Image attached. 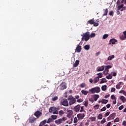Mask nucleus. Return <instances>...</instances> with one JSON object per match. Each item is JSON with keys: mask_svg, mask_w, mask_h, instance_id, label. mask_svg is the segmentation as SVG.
Instances as JSON below:
<instances>
[{"mask_svg": "<svg viewBox=\"0 0 126 126\" xmlns=\"http://www.w3.org/2000/svg\"><path fill=\"white\" fill-rule=\"evenodd\" d=\"M67 100L69 101V104L70 106H71V105H73V104H75L76 103V99H75V98L73 97L72 95H69Z\"/></svg>", "mask_w": 126, "mask_h": 126, "instance_id": "obj_1", "label": "nucleus"}, {"mask_svg": "<svg viewBox=\"0 0 126 126\" xmlns=\"http://www.w3.org/2000/svg\"><path fill=\"white\" fill-rule=\"evenodd\" d=\"M82 39L87 42V41L90 39V32H86L83 33Z\"/></svg>", "mask_w": 126, "mask_h": 126, "instance_id": "obj_2", "label": "nucleus"}, {"mask_svg": "<svg viewBox=\"0 0 126 126\" xmlns=\"http://www.w3.org/2000/svg\"><path fill=\"white\" fill-rule=\"evenodd\" d=\"M89 92H91L92 94H94V93H99L100 92V87H95L92 88L91 89L89 90Z\"/></svg>", "mask_w": 126, "mask_h": 126, "instance_id": "obj_3", "label": "nucleus"}, {"mask_svg": "<svg viewBox=\"0 0 126 126\" xmlns=\"http://www.w3.org/2000/svg\"><path fill=\"white\" fill-rule=\"evenodd\" d=\"M49 113H52L54 115L59 114V111L57 110V107H51L49 108Z\"/></svg>", "mask_w": 126, "mask_h": 126, "instance_id": "obj_4", "label": "nucleus"}, {"mask_svg": "<svg viewBox=\"0 0 126 126\" xmlns=\"http://www.w3.org/2000/svg\"><path fill=\"white\" fill-rule=\"evenodd\" d=\"M66 120H67V118L64 117H63V118H60L57 120H56L55 121V124H56V125H61V124H62V123H63V122H64V121H66Z\"/></svg>", "mask_w": 126, "mask_h": 126, "instance_id": "obj_5", "label": "nucleus"}, {"mask_svg": "<svg viewBox=\"0 0 126 126\" xmlns=\"http://www.w3.org/2000/svg\"><path fill=\"white\" fill-rule=\"evenodd\" d=\"M112 67H113V66L110 65L105 66V69L103 71V74L104 75H107V74H108V73H109V69L112 68Z\"/></svg>", "mask_w": 126, "mask_h": 126, "instance_id": "obj_6", "label": "nucleus"}, {"mask_svg": "<svg viewBox=\"0 0 126 126\" xmlns=\"http://www.w3.org/2000/svg\"><path fill=\"white\" fill-rule=\"evenodd\" d=\"M36 118L34 117V116L32 115L28 119V122L29 124H34L36 121Z\"/></svg>", "mask_w": 126, "mask_h": 126, "instance_id": "obj_7", "label": "nucleus"}, {"mask_svg": "<svg viewBox=\"0 0 126 126\" xmlns=\"http://www.w3.org/2000/svg\"><path fill=\"white\" fill-rule=\"evenodd\" d=\"M60 104L64 107H68V101L67 99H63L61 100Z\"/></svg>", "mask_w": 126, "mask_h": 126, "instance_id": "obj_8", "label": "nucleus"}, {"mask_svg": "<svg viewBox=\"0 0 126 126\" xmlns=\"http://www.w3.org/2000/svg\"><path fill=\"white\" fill-rule=\"evenodd\" d=\"M88 23H89V24H91V25L93 24L94 26L95 27H97V26H99V24H98V23H96V22L94 21V19H93L88 21Z\"/></svg>", "mask_w": 126, "mask_h": 126, "instance_id": "obj_9", "label": "nucleus"}, {"mask_svg": "<svg viewBox=\"0 0 126 126\" xmlns=\"http://www.w3.org/2000/svg\"><path fill=\"white\" fill-rule=\"evenodd\" d=\"M60 90H64V89H66V83L63 82L60 85Z\"/></svg>", "mask_w": 126, "mask_h": 126, "instance_id": "obj_10", "label": "nucleus"}, {"mask_svg": "<svg viewBox=\"0 0 126 126\" xmlns=\"http://www.w3.org/2000/svg\"><path fill=\"white\" fill-rule=\"evenodd\" d=\"M77 117L79 121H80V120H83V119H84V117H85V113H79L77 114Z\"/></svg>", "mask_w": 126, "mask_h": 126, "instance_id": "obj_11", "label": "nucleus"}, {"mask_svg": "<svg viewBox=\"0 0 126 126\" xmlns=\"http://www.w3.org/2000/svg\"><path fill=\"white\" fill-rule=\"evenodd\" d=\"M115 117H116V113H113L107 118V121H111V120H114Z\"/></svg>", "mask_w": 126, "mask_h": 126, "instance_id": "obj_12", "label": "nucleus"}, {"mask_svg": "<svg viewBox=\"0 0 126 126\" xmlns=\"http://www.w3.org/2000/svg\"><path fill=\"white\" fill-rule=\"evenodd\" d=\"M111 44H112V45H115V44H118V40H117L115 38H112L109 41V45H111Z\"/></svg>", "mask_w": 126, "mask_h": 126, "instance_id": "obj_13", "label": "nucleus"}, {"mask_svg": "<svg viewBox=\"0 0 126 126\" xmlns=\"http://www.w3.org/2000/svg\"><path fill=\"white\" fill-rule=\"evenodd\" d=\"M34 115L36 117L37 119H39L42 116V113L39 111H37L34 113Z\"/></svg>", "mask_w": 126, "mask_h": 126, "instance_id": "obj_14", "label": "nucleus"}, {"mask_svg": "<svg viewBox=\"0 0 126 126\" xmlns=\"http://www.w3.org/2000/svg\"><path fill=\"white\" fill-rule=\"evenodd\" d=\"M80 105L78 104L77 105H76L74 107V112H79V111H80Z\"/></svg>", "mask_w": 126, "mask_h": 126, "instance_id": "obj_15", "label": "nucleus"}, {"mask_svg": "<svg viewBox=\"0 0 126 126\" xmlns=\"http://www.w3.org/2000/svg\"><path fill=\"white\" fill-rule=\"evenodd\" d=\"M121 40H126V31L123 32V35L120 36Z\"/></svg>", "mask_w": 126, "mask_h": 126, "instance_id": "obj_16", "label": "nucleus"}, {"mask_svg": "<svg viewBox=\"0 0 126 126\" xmlns=\"http://www.w3.org/2000/svg\"><path fill=\"white\" fill-rule=\"evenodd\" d=\"M105 67H106V66L105 65L98 67V68H97V71H103V70L105 69Z\"/></svg>", "mask_w": 126, "mask_h": 126, "instance_id": "obj_17", "label": "nucleus"}, {"mask_svg": "<svg viewBox=\"0 0 126 126\" xmlns=\"http://www.w3.org/2000/svg\"><path fill=\"white\" fill-rule=\"evenodd\" d=\"M93 98H94V101H97L100 96L98 94H94L92 95Z\"/></svg>", "mask_w": 126, "mask_h": 126, "instance_id": "obj_18", "label": "nucleus"}, {"mask_svg": "<svg viewBox=\"0 0 126 126\" xmlns=\"http://www.w3.org/2000/svg\"><path fill=\"white\" fill-rule=\"evenodd\" d=\"M72 115H73V112H72V110H69V113L67 115V117L69 119H70V118L72 117Z\"/></svg>", "mask_w": 126, "mask_h": 126, "instance_id": "obj_19", "label": "nucleus"}, {"mask_svg": "<svg viewBox=\"0 0 126 126\" xmlns=\"http://www.w3.org/2000/svg\"><path fill=\"white\" fill-rule=\"evenodd\" d=\"M80 61L79 60H76L75 62L73 64V67H77V66H78V64H79Z\"/></svg>", "mask_w": 126, "mask_h": 126, "instance_id": "obj_20", "label": "nucleus"}, {"mask_svg": "<svg viewBox=\"0 0 126 126\" xmlns=\"http://www.w3.org/2000/svg\"><path fill=\"white\" fill-rule=\"evenodd\" d=\"M46 123H47V120H44L43 121H42L41 122H40L39 126H45V125H46Z\"/></svg>", "mask_w": 126, "mask_h": 126, "instance_id": "obj_21", "label": "nucleus"}, {"mask_svg": "<svg viewBox=\"0 0 126 126\" xmlns=\"http://www.w3.org/2000/svg\"><path fill=\"white\" fill-rule=\"evenodd\" d=\"M120 100H121V101H122L123 103H126V98L125 96H120Z\"/></svg>", "mask_w": 126, "mask_h": 126, "instance_id": "obj_22", "label": "nucleus"}, {"mask_svg": "<svg viewBox=\"0 0 126 126\" xmlns=\"http://www.w3.org/2000/svg\"><path fill=\"white\" fill-rule=\"evenodd\" d=\"M109 102L108 100L107 99H102L101 101H99V103H102V104H107Z\"/></svg>", "mask_w": 126, "mask_h": 126, "instance_id": "obj_23", "label": "nucleus"}, {"mask_svg": "<svg viewBox=\"0 0 126 126\" xmlns=\"http://www.w3.org/2000/svg\"><path fill=\"white\" fill-rule=\"evenodd\" d=\"M113 59H115V55L109 56L108 57L107 60L108 61H112Z\"/></svg>", "mask_w": 126, "mask_h": 126, "instance_id": "obj_24", "label": "nucleus"}, {"mask_svg": "<svg viewBox=\"0 0 126 126\" xmlns=\"http://www.w3.org/2000/svg\"><path fill=\"white\" fill-rule=\"evenodd\" d=\"M107 82V79L105 78H103L102 79H101V81L100 82V84H102V83H105Z\"/></svg>", "mask_w": 126, "mask_h": 126, "instance_id": "obj_25", "label": "nucleus"}, {"mask_svg": "<svg viewBox=\"0 0 126 126\" xmlns=\"http://www.w3.org/2000/svg\"><path fill=\"white\" fill-rule=\"evenodd\" d=\"M99 77H96L94 78V84L97 83V82H98V81H99Z\"/></svg>", "mask_w": 126, "mask_h": 126, "instance_id": "obj_26", "label": "nucleus"}, {"mask_svg": "<svg viewBox=\"0 0 126 126\" xmlns=\"http://www.w3.org/2000/svg\"><path fill=\"white\" fill-rule=\"evenodd\" d=\"M102 91H106L107 90V85H105L101 87Z\"/></svg>", "mask_w": 126, "mask_h": 126, "instance_id": "obj_27", "label": "nucleus"}, {"mask_svg": "<svg viewBox=\"0 0 126 126\" xmlns=\"http://www.w3.org/2000/svg\"><path fill=\"white\" fill-rule=\"evenodd\" d=\"M108 9L107 8L105 9V10H104V13L103 14V16H106L108 15Z\"/></svg>", "mask_w": 126, "mask_h": 126, "instance_id": "obj_28", "label": "nucleus"}, {"mask_svg": "<svg viewBox=\"0 0 126 126\" xmlns=\"http://www.w3.org/2000/svg\"><path fill=\"white\" fill-rule=\"evenodd\" d=\"M89 119L92 121V122H96V117H91L89 118Z\"/></svg>", "mask_w": 126, "mask_h": 126, "instance_id": "obj_29", "label": "nucleus"}, {"mask_svg": "<svg viewBox=\"0 0 126 126\" xmlns=\"http://www.w3.org/2000/svg\"><path fill=\"white\" fill-rule=\"evenodd\" d=\"M54 120L52 118H49L47 121H46L47 124H50V123H53Z\"/></svg>", "mask_w": 126, "mask_h": 126, "instance_id": "obj_30", "label": "nucleus"}, {"mask_svg": "<svg viewBox=\"0 0 126 126\" xmlns=\"http://www.w3.org/2000/svg\"><path fill=\"white\" fill-rule=\"evenodd\" d=\"M84 105L85 107H88V100H86L84 101Z\"/></svg>", "mask_w": 126, "mask_h": 126, "instance_id": "obj_31", "label": "nucleus"}, {"mask_svg": "<svg viewBox=\"0 0 126 126\" xmlns=\"http://www.w3.org/2000/svg\"><path fill=\"white\" fill-rule=\"evenodd\" d=\"M82 94H83L84 95H87L88 94V92L85 91L84 90H83L81 91Z\"/></svg>", "mask_w": 126, "mask_h": 126, "instance_id": "obj_32", "label": "nucleus"}, {"mask_svg": "<svg viewBox=\"0 0 126 126\" xmlns=\"http://www.w3.org/2000/svg\"><path fill=\"white\" fill-rule=\"evenodd\" d=\"M106 78H107V79H112L113 76H112V74H108V75L106 76Z\"/></svg>", "mask_w": 126, "mask_h": 126, "instance_id": "obj_33", "label": "nucleus"}, {"mask_svg": "<svg viewBox=\"0 0 126 126\" xmlns=\"http://www.w3.org/2000/svg\"><path fill=\"white\" fill-rule=\"evenodd\" d=\"M81 48H76L75 49V52H76V53H80L81 52Z\"/></svg>", "mask_w": 126, "mask_h": 126, "instance_id": "obj_34", "label": "nucleus"}, {"mask_svg": "<svg viewBox=\"0 0 126 126\" xmlns=\"http://www.w3.org/2000/svg\"><path fill=\"white\" fill-rule=\"evenodd\" d=\"M51 118L52 119V120H57L58 119V116L57 115H51Z\"/></svg>", "mask_w": 126, "mask_h": 126, "instance_id": "obj_35", "label": "nucleus"}, {"mask_svg": "<svg viewBox=\"0 0 126 126\" xmlns=\"http://www.w3.org/2000/svg\"><path fill=\"white\" fill-rule=\"evenodd\" d=\"M86 86V84L85 83H82L80 85V87H81V88H84Z\"/></svg>", "mask_w": 126, "mask_h": 126, "instance_id": "obj_36", "label": "nucleus"}, {"mask_svg": "<svg viewBox=\"0 0 126 126\" xmlns=\"http://www.w3.org/2000/svg\"><path fill=\"white\" fill-rule=\"evenodd\" d=\"M58 114H59V116H63L64 114V112L63 110H60L58 112Z\"/></svg>", "mask_w": 126, "mask_h": 126, "instance_id": "obj_37", "label": "nucleus"}, {"mask_svg": "<svg viewBox=\"0 0 126 126\" xmlns=\"http://www.w3.org/2000/svg\"><path fill=\"white\" fill-rule=\"evenodd\" d=\"M124 7V4H121V5H119L117 7V10H120L121 8H123Z\"/></svg>", "mask_w": 126, "mask_h": 126, "instance_id": "obj_38", "label": "nucleus"}, {"mask_svg": "<svg viewBox=\"0 0 126 126\" xmlns=\"http://www.w3.org/2000/svg\"><path fill=\"white\" fill-rule=\"evenodd\" d=\"M97 75H98V76H97V77H98V78H102V77H103V74L102 73H99L97 74Z\"/></svg>", "mask_w": 126, "mask_h": 126, "instance_id": "obj_39", "label": "nucleus"}, {"mask_svg": "<svg viewBox=\"0 0 126 126\" xmlns=\"http://www.w3.org/2000/svg\"><path fill=\"white\" fill-rule=\"evenodd\" d=\"M108 37H109V34H104L103 36V39H107V38H108Z\"/></svg>", "mask_w": 126, "mask_h": 126, "instance_id": "obj_40", "label": "nucleus"}, {"mask_svg": "<svg viewBox=\"0 0 126 126\" xmlns=\"http://www.w3.org/2000/svg\"><path fill=\"white\" fill-rule=\"evenodd\" d=\"M97 118L98 120H102L103 119V115L102 114H99Z\"/></svg>", "mask_w": 126, "mask_h": 126, "instance_id": "obj_41", "label": "nucleus"}, {"mask_svg": "<svg viewBox=\"0 0 126 126\" xmlns=\"http://www.w3.org/2000/svg\"><path fill=\"white\" fill-rule=\"evenodd\" d=\"M95 36H96V34H95V33H92L90 35V37H91V38H94Z\"/></svg>", "mask_w": 126, "mask_h": 126, "instance_id": "obj_42", "label": "nucleus"}, {"mask_svg": "<svg viewBox=\"0 0 126 126\" xmlns=\"http://www.w3.org/2000/svg\"><path fill=\"white\" fill-rule=\"evenodd\" d=\"M106 123V119L103 118V120L100 122V123L101 125H103V124H105Z\"/></svg>", "mask_w": 126, "mask_h": 126, "instance_id": "obj_43", "label": "nucleus"}, {"mask_svg": "<svg viewBox=\"0 0 126 126\" xmlns=\"http://www.w3.org/2000/svg\"><path fill=\"white\" fill-rule=\"evenodd\" d=\"M111 98L112 99V100H116V99H117V98H116V96L114 94H112L111 96Z\"/></svg>", "mask_w": 126, "mask_h": 126, "instance_id": "obj_44", "label": "nucleus"}, {"mask_svg": "<svg viewBox=\"0 0 126 126\" xmlns=\"http://www.w3.org/2000/svg\"><path fill=\"white\" fill-rule=\"evenodd\" d=\"M78 122V120L77 119V118L75 117L73 121L74 124H76V123H77Z\"/></svg>", "mask_w": 126, "mask_h": 126, "instance_id": "obj_45", "label": "nucleus"}, {"mask_svg": "<svg viewBox=\"0 0 126 126\" xmlns=\"http://www.w3.org/2000/svg\"><path fill=\"white\" fill-rule=\"evenodd\" d=\"M80 112V113H82V112H84V106H81Z\"/></svg>", "mask_w": 126, "mask_h": 126, "instance_id": "obj_46", "label": "nucleus"}, {"mask_svg": "<svg viewBox=\"0 0 126 126\" xmlns=\"http://www.w3.org/2000/svg\"><path fill=\"white\" fill-rule=\"evenodd\" d=\"M99 107H100V105L99 104H97L94 106V108L95 110H98V109H99Z\"/></svg>", "mask_w": 126, "mask_h": 126, "instance_id": "obj_47", "label": "nucleus"}, {"mask_svg": "<svg viewBox=\"0 0 126 126\" xmlns=\"http://www.w3.org/2000/svg\"><path fill=\"white\" fill-rule=\"evenodd\" d=\"M109 14L110 15V16H114V11H111L109 12Z\"/></svg>", "mask_w": 126, "mask_h": 126, "instance_id": "obj_48", "label": "nucleus"}, {"mask_svg": "<svg viewBox=\"0 0 126 126\" xmlns=\"http://www.w3.org/2000/svg\"><path fill=\"white\" fill-rule=\"evenodd\" d=\"M107 110L106 107H103L102 109H100V112H104Z\"/></svg>", "mask_w": 126, "mask_h": 126, "instance_id": "obj_49", "label": "nucleus"}, {"mask_svg": "<svg viewBox=\"0 0 126 126\" xmlns=\"http://www.w3.org/2000/svg\"><path fill=\"white\" fill-rule=\"evenodd\" d=\"M118 122H120V118H117L114 120V123H118Z\"/></svg>", "mask_w": 126, "mask_h": 126, "instance_id": "obj_50", "label": "nucleus"}, {"mask_svg": "<svg viewBox=\"0 0 126 126\" xmlns=\"http://www.w3.org/2000/svg\"><path fill=\"white\" fill-rule=\"evenodd\" d=\"M59 99V97L58 96H55L53 98H52V100L53 101H57Z\"/></svg>", "mask_w": 126, "mask_h": 126, "instance_id": "obj_51", "label": "nucleus"}, {"mask_svg": "<svg viewBox=\"0 0 126 126\" xmlns=\"http://www.w3.org/2000/svg\"><path fill=\"white\" fill-rule=\"evenodd\" d=\"M110 112H107V113H106L105 114H104V117H108V116H109V115H110Z\"/></svg>", "mask_w": 126, "mask_h": 126, "instance_id": "obj_52", "label": "nucleus"}, {"mask_svg": "<svg viewBox=\"0 0 126 126\" xmlns=\"http://www.w3.org/2000/svg\"><path fill=\"white\" fill-rule=\"evenodd\" d=\"M123 109H124V105H121L119 107V110L120 111H122V110H123Z\"/></svg>", "mask_w": 126, "mask_h": 126, "instance_id": "obj_53", "label": "nucleus"}, {"mask_svg": "<svg viewBox=\"0 0 126 126\" xmlns=\"http://www.w3.org/2000/svg\"><path fill=\"white\" fill-rule=\"evenodd\" d=\"M77 102H78V103H82V102H83V100L81 99H79L77 100Z\"/></svg>", "mask_w": 126, "mask_h": 126, "instance_id": "obj_54", "label": "nucleus"}, {"mask_svg": "<svg viewBox=\"0 0 126 126\" xmlns=\"http://www.w3.org/2000/svg\"><path fill=\"white\" fill-rule=\"evenodd\" d=\"M116 91V89L115 88H111V92H115Z\"/></svg>", "mask_w": 126, "mask_h": 126, "instance_id": "obj_55", "label": "nucleus"}, {"mask_svg": "<svg viewBox=\"0 0 126 126\" xmlns=\"http://www.w3.org/2000/svg\"><path fill=\"white\" fill-rule=\"evenodd\" d=\"M125 92V90H122L119 92L120 94H124V93Z\"/></svg>", "mask_w": 126, "mask_h": 126, "instance_id": "obj_56", "label": "nucleus"}, {"mask_svg": "<svg viewBox=\"0 0 126 126\" xmlns=\"http://www.w3.org/2000/svg\"><path fill=\"white\" fill-rule=\"evenodd\" d=\"M106 107L107 108V109H110V108H111V104H108L106 105Z\"/></svg>", "mask_w": 126, "mask_h": 126, "instance_id": "obj_57", "label": "nucleus"}, {"mask_svg": "<svg viewBox=\"0 0 126 126\" xmlns=\"http://www.w3.org/2000/svg\"><path fill=\"white\" fill-rule=\"evenodd\" d=\"M111 73H112V76H117V73L112 72Z\"/></svg>", "mask_w": 126, "mask_h": 126, "instance_id": "obj_58", "label": "nucleus"}, {"mask_svg": "<svg viewBox=\"0 0 126 126\" xmlns=\"http://www.w3.org/2000/svg\"><path fill=\"white\" fill-rule=\"evenodd\" d=\"M116 89H118V90L121 89V87H120V86H119V85H116Z\"/></svg>", "mask_w": 126, "mask_h": 126, "instance_id": "obj_59", "label": "nucleus"}, {"mask_svg": "<svg viewBox=\"0 0 126 126\" xmlns=\"http://www.w3.org/2000/svg\"><path fill=\"white\" fill-rule=\"evenodd\" d=\"M100 54H101V52H98L96 53L95 54V56L98 57V56H99V55H100Z\"/></svg>", "mask_w": 126, "mask_h": 126, "instance_id": "obj_60", "label": "nucleus"}, {"mask_svg": "<svg viewBox=\"0 0 126 126\" xmlns=\"http://www.w3.org/2000/svg\"><path fill=\"white\" fill-rule=\"evenodd\" d=\"M122 125L123 126H126V121H123Z\"/></svg>", "mask_w": 126, "mask_h": 126, "instance_id": "obj_61", "label": "nucleus"}, {"mask_svg": "<svg viewBox=\"0 0 126 126\" xmlns=\"http://www.w3.org/2000/svg\"><path fill=\"white\" fill-rule=\"evenodd\" d=\"M111 125H112V123L110 122L107 124L106 126H111Z\"/></svg>", "mask_w": 126, "mask_h": 126, "instance_id": "obj_62", "label": "nucleus"}, {"mask_svg": "<svg viewBox=\"0 0 126 126\" xmlns=\"http://www.w3.org/2000/svg\"><path fill=\"white\" fill-rule=\"evenodd\" d=\"M82 43H80L76 48H81L82 46H80V45H82Z\"/></svg>", "mask_w": 126, "mask_h": 126, "instance_id": "obj_63", "label": "nucleus"}, {"mask_svg": "<svg viewBox=\"0 0 126 126\" xmlns=\"http://www.w3.org/2000/svg\"><path fill=\"white\" fill-rule=\"evenodd\" d=\"M84 48H90V45H86L84 47Z\"/></svg>", "mask_w": 126, "mask_h": 126, "instance_id": "obj_64", "label": "nucleus"}]
</instances>
